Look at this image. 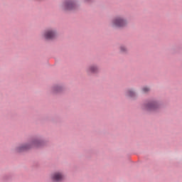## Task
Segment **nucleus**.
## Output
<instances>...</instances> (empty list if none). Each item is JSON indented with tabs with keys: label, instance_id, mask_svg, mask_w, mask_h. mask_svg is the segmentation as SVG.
Here are the masks:
<instances>
[{
	"label": "nucleus",
	"instance_id": "obj_1",
	"mask_svg": "<svg viewBox=\"0 0 182 182\" xmlns=\"http://www.w3.org/2000/svg\"><path fill=\"white\" fill-rule=\"evenodd\" d=\"M41 142L37 140L33 141L29 144H26L24 145H21L17 148V151L21 153V151H25L26 150H29V149H32V147H39L41 146Z\"/></svg>",
	"mask_w": 182,
	"mask_h": 182
},
{
	"label": "nucleus",
	"instance_id": "obj_2",
	"mask_svg": "<svg viewBox=\"0 0 182 182\" xmlns=\"http://www.w3.org/2000/svg\"><path fill=\"white\" fill-rule=\"evenodd\" d=\"M112 25L117 28H123L127 25V21L122 17H117L113 20Z\"/></svg>",
	"mask_w": 182,
	"mask_h": 182
},
{
	"label": "nucleus",
	"instance_id": "obj_3",
	"mask_svg": "<svg viewBox=\"0 0 182 182\" xmlns=\"http://www.w3.org/2000/svg\"><path fill=\"white\" fill-rule=\"evenodd\" d=\"M63 8L65 11H72L76 9V4L72 1H67L64 2Z\"/></svg>",
	"mask_w": 182,
	"mask_h": 182
},
{
	"label": "nucleus",
	"instance_id": "obj_4",
	"mask_svg": "<svg viewBox=\"0 0 182 182\" xmlns=\"http://www.w3.org/2000/svg\"><path fill=\"white\" fill-rule=\"evenodd\" d=\"M43 36L46 39H53L56 36V33L53 30H47L45 31Z\"/></svg>",
	"mask_w": 182,
	"mask_h": 182
},
{
	"label": "nucleus",
	"instance_id": "obj_5",
	"mask_svg": "<svg viewBox=\"0 0 182 182\" xmlns=\"http://www.w3.org/2000/svg\"><path fill=\"white\" fill-rule=\"evenodd\" d=\"M63 178H65V176L59 172L55 173L52 175V180L53 181H62Z\"/></svg>",
	"mask_w": 182,
	"mask_h": 182
},
{
	"label": "nucleus",
	"instance_id": "obj_6",
	"mask_svg": "<svg viewBox=\"0 0 182 182\" xmlns=\"http://www.w3.org/2000/svg\"><path fill=\"white\" fill-rule=\"evenodd\" d=\"M157 107V104L156 102H151L146 105V109L148 110H155Z\"/></svg>",
	"mask_w": 182,
	"mask_h": 182
},
{
	"label": "nucleus",
	"instance_id": "obj_7",
	"mask_svg": "<svg viewBox=\"0 0 182 182\" xmlns=\"http://www.w3.org/2000/svg\"><path fill=\"white\" fill-rule=\"evenodd\" d=\"M97 70H99V69L97 68V66H95V65H92V66H90L88 70H87V72L89 73H96V72H97Z\"/></svg>",
	"mask_w": 182,
	"mask_h": 182
},
{
	"label": "nucleus",
	"instance_id": "obj_8",
	"mask_svg": "<svg viewBox=\"0 0 182 182\" xmlns=\"http://www.w3.org/2000/svg\"><path fill=\"white\" fill-rule=\"evenodd\" d=\"M142 91L144 93H147V92H150V88L148 87H144L142 88Z\"/></svg>",
	"mask_w": 182,
	"mask_h": 182
},
{
	"label": "nucleus",
	"instance_id": "obj_9",
	"mask_svg": "<svg viewBox=\"0 0 182 182\" xmlns=\"http://www.w3.org/2000/svg\"><path fill=\"white\" fill-rule=\"evenodd\" d=\"M128 96L133 97V96H134V92L132 90L128 91Z\"/></svg>",
	"mask_w": 182,
	"mask_h": 182
},
{
	"label": "nucleus",
	"instance_id": "obj_10",
	"mask_svg": "<svg viewBox=\"0 0 182 182\" xmlns=\"http://www.w3.org/2000/svg\"><path fill=\"white\" fill-rule=\"evenodd\" d=\"M55 92H60V87H57L54 89Z\"/></svg>",
	"mask_w": 182,
	"mask_h": 182
},
{
	"label": "nucleus",
	"instance_id": "obj_11",
	"mask_svg": "<svg viewBox=\"0 0 182 182\" xmlns=\"http://www.w3.org/2000/svg\"><path fill=\"white\" fill-rule=\"evenodd\" d=\"M121 51L126 52V47H124V46L121 47Z\"/></svg>",
	"mask_w": 182,
	"mask_h": 182
}]
</instances>
